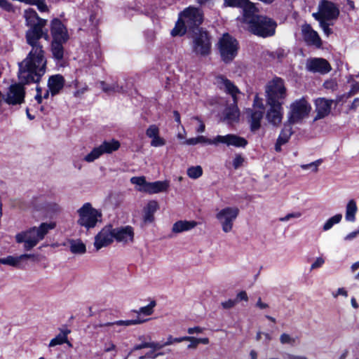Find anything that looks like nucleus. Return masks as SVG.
<instances>
[{
  "label": "nucleus",
  "instance_id": "nucleus-1",
  "mask_svg": "<svg viewBox=\"0 0 359 359\" xmlns=\"http://www.w3.org/2000/svg\"><path fill=\"white\" fill-rule=\"evenodd\" d=\"M24 17L27 26L25 39L31 49L27 57L19 64L18 78L21 83H38L46 71L47 60L43 46L40 39H48L47 33L43 32L47 21L39 18L33 9L25 11Z\"/></svg>",
  "mask_w": 359,
  "mask_h": 359
},
{
  "label": "nucleus",
  "instance_id": "nucleus-2",
  "mask_svg": "<svg viewBox=\"0 0 359 359\" xmlns=\"http://www.w3.org/2000/svg\"><path fill=\"white\" fill-rule=\"evenodd\" d=\"M55 227L54 222L41 223L39 227H32L15 235L18 243H24L25 250H30L43 240L48 232Z\"/></svg>",
  "mask_w": 359,
  "mask_h": 359
},
{
  "label": "nucleus",
  "instance_id": "nucleus-3",
  "mask_svg": "<svg viewBox=\"0 0 359 359\" xmlns=\"http://www.w3.org/2000/svg\"><path fill=\"white\" fill-rule=\"evenodd\" d=\"M203 21V15L198 8L189 7L180 13L178 22L171 31L172 36H182L186 32V29H193L199 26Z\"/></svg>",
  "mask_w": 359,
  "mask_h": 359
},
{
  "label": "nucleus",
  "instance_id": "nucleus-4",
  "mask_svg": "<svg viewBox=\"0 0 359 359\" xmlns=\"http://www.w3.org/2000/svg\"><path fill=\"white\" fill-rule=\"evenodd\" d=\"M215 83L220 89L230 94L233 98V104L225 109V119L230 123L238 121L240 115L237 107V95L240 93L238 88L222 76H217Z\"/></svg>",
  "mask_w": 359,
  "mask_h": 359
},
{
  "label": "nucleus",
  "instance_id": "nucleus-5",
  "mask_svg": "<svg viewBox=\"0 0 359 359\" xmlns=\"http://www.w3.org/2000/svg\"><path fill=\"white\" fill-rule=\"evenodd\" d=\"M77 214V224L86 230L93 229L98 223L102 222V211L94 208L90 203H86L79 208Z\"/></svg>",
  "mask_w": 359,
  "mask_h": 359
},
{
  "label": "nucleus",
  "instance_id": "nucleus-6",
  "mask_svg": "<svg viewBox=\"0 0 359 359\" xmlns=\"http://www.w3.org/2000/svg\"><path fill=\"white\" fill-rule=\"evenodd\" d=\"M130 182L137 186V191L149 194L167 191L169 187V182L167 180L148 182L144 176L133 177L130 178Z\"/></svg>",
  "mask_w": 359,
  "mask_h": 359
},
{
  "label": "nucleus",
  "instance_id": "nucleus-7",
  "mask_svg": "<svg viewBox=\"0 0 359 359\" xmlns=\"http://www.w3.org/2000/svg\"><path fill=\"white\" fill-rule=\"evenodd\" d=\"M276 22L266 16L257 17L255 21L248 27L249 30L254 34L262 37L271 36L275 34Z\"/></svg>",
  "mask_w": 359,
  "mask_h": 359
},
{
  "label": "nucleus",
  "instance_id": "nucleus-8",
  "mask_svg": "<svg viewBox=\"0 0 359 359\" xmlns=\"http://www.w3.org/2000/svg\"><path fill=\"white\" fill-rule=\"evenodd\" d=\"M266 94L268 104L283 103L287 95L283 81L280 78H276L269 81L266 87Z\"/></svg>",
  "mask_w": 359,
  "mask_h": 359
},
{
  "label": "nucleus",
  "instance_id": "nucleus-9",
  "mask_svg": "<svg viewBox=\"0 0 359 359\" xmlns=\"http://www.w3.org/2000/svg\"><path fill=\"white\" fill-rule=\"evenodd\" d=\"M311 110V104L305 98L293 102L290 107L287 118L290 124L300 123L306 118Z\"/></svg>",
  "mask_w": 359,
  "mask_h": 359
},
{
  "label": "nucleus",
  "instance_id": "nucleus-10",
  "mask_svg": "<svg viewBox=\"0 0 359 359\" xmlns=\"http://www.w3.org/2000/svg\"><path fill=\"white\" fill-rule=\"evenodd\" d=\"M218 47L223 61L229 62L236 56L238 43L229 34H224L219 41Z\"/></svg>",
  "mask_w": 359,
  "mask_h": 359
},
{
  "label": "nucleus",
  "instance_id": "nucleus-11",
  "mask_svg": "<svg viewBox=\"0 0 359 359\" xmlns=\"http://www.w3.org/2000/svg\"><path fill=\"white\" fill-rule=\"evenodd\" d=\"M239 215V209L237 207H225L219 210L215 217L221 225L224 233L232 231L233 223Z\"/></svg>",
  "mask_w": 359,
  "mask_h": 359
},
{
  "label": "nucleus",
  "instance_id": "nucleus-12",
  "mask_svg": "<svg viewBox=\"0 0 359 359\" xmlns=\"http://www.w3.org/2000/svg\"><path fill=\"white\" fill-rule=\"evenodd\" d=\"M191 48L196 55L207 56L211 51L210 38L207 32L198 30L193 36Z\"/></svg>",
  "mask_w": 359,
  "mask_h": 359
},
{
  "label": "nucleus",
  "instance_id": "nucleus-13",
  "mask_svg": "<svg viewBox=\"0 0 359 359\" xmlns=\"http://www.w3.org/2000/svg\"><path fill=\"white\" fill-rule=\"evenodd\" d=\"M120 147V143L116 140L104 141L100 145L94 147L93 150L83 157V161L87 163H93L104 154H111L117 151Z\"/></svg>",
  "mask_w": 359,
  "mask_h": 359
},
{
  "label": "nucleus",
  "instance_id": "nucleus-14",
  "mask_svg": "<svg viewBox=\"0 0 359 359\" xmlns=\"http://www.w3.org/2000/svg\"><path fill=\"white\" fill-rule=\"evenodd\" d=\"M25 91L21 83L11 85L6 94L3 96L4 102L9 105L21 104L25 100Z\"/></svg>",
  "mask_w": 359,
  "mask_h": 359
},
{
  "label": "nucleus",
  "instance_id": "nucleus-15",
  "mask_svg": "<svg viewBox=\"0 0 359 359\" xmlns=\"http://www.w3.org/2000/svg\"><path fill=\"white\" fill-rule=\"evenodd\" d=\"M114 241L113 226L111 224L104 226L95 236L94 247L96 250L107 247Z\"/></svg>",
  "mask_w": 359,
  "mask_h": 359
},
{
  "label": "nucleus",
  "instance_id": "nucleus-16",
  "mask_svg": "<svg viewBox=\"0 0 359 359\" xmlns=\"http://www.w3.org/2000/svg\"><path fill=\"white\" fill-rule=\"evenodd\" d=\"M50 34L52 41L67 42L69 38L66 26L57 18L50 22Z\"/></svg>",
  "mask_w": 359,
  "mask_h": 359
},
{
  "label": "nucleus",
  "instance_id": "nucleus-17",
  "mask_svg": "<svg viewBox=\"0 0 359 359\" xmlns=\"http://www.w3.org/2000/svg\"><path fill=\"white\" fill-rule=\"evenodd\" d=\"M318 10L321 12L325 20H336L339 15L337 6L327 0H321L318 4Z\"/></svg>",
  "mask_w": 359,
  "mask_h": 359
},
{
  "label": "nucleus",
  "instance_id": "nucleus-18",
  "mask_svg": "<svg viewBox=\"0 0 359 359\" xmlns=\"http://www.w3.org/2000/svg\"><path fill=\"white\" fill-rule=\"evenodd\" d=\"M302 34L304 41L309 46L320 48L322 45L321 39L317 32L313 29L309 24L302 26Z\"/></svg>",
  "mask_w": 359,
  "mask_h": 359
},
{
  "label": "nucleus",
  "instance_id": "nucleus-19",
  "mask_svg": "<svg viewBox=\"0 0 359 359\" xmlns=\"http://www.w3.org/2000/svg\"><path fill=\"white\" fill-rule=\"evenodd\" d=\"M333 104L332 100H327L324 97H319L315 101V111L316 116L314 120L322 119L328 116L331 111L332 105Z\"/></svg>",
  "mask_w": 359,
  "mask_h": 359
},
{
  "label": "nucleus",
  "instance_id": "nucleus-20",
  "mask_svg": "<svg viewBox=\"0 0 359 359\" xmlns=\"http://www.w3.org/2000/svg\"><path fill=\"white\" fill-rule=\"evenodd\" d=\"M217 145L223 144L227 147H235L244 148L248 144V141L242 137L235 134H227L226 135H217Z\"/></svg>",
  "mask_w": 359,
  "mask_h": 359
},
{
  "label": "nucleus",
  "instance_id": "nucleus-21",
  "mask_svg": "<svg viewBox=\"0 0 359 359\" xmlns=\"http://www.w3.org/2000/svg\"><path fill=\"white\" fill-rule=\"evenodd\" d=\"M306 69L312 72L327 74L331 70L328 62L323 58H312L308 60L306 64Z\"/></svg>",
  "mask_w": 359,
  "mask_h": 359
},
{
  "label": "nucleus",
  "instance_id": "nucleus-22",
  "mask_svg": "<svg viewBox=\"0 0 359 359\" xmlns=\"http://www.w3.org/2000/svg\"><path fill=\"white\" fill-rule=\"evenodd\" d=\"M114 240L118 243H129L133 241L134 231L130 226L113 227Z\"/></svg>",
  "mask_w": 359,
  "mask_h": 359
},
{
  "label": "nucleus",
  "instance_id": "nucleus-23",
  "mask_svg": "<svg viewBox=\"0 0 359 359\" xmlns=\"http://www.w3.org/2000/svg\"><path fill=\"white\" fill-rule=\"evenodd\" d=\"M283 103H274V104H268L270 108L266 113V119L273 126H279L281 123L283 116Z\"/></svg>",
  "mask_w": 359,
  "mask_h": 359
},
{
  "label": "nucleus",
  "instance_id": "nucleus-24",
  "mask_svg": "<svg viewBox=\"0 0 359 359\" xmlns=\"http://www.w3.org/2000/svg\"><path fill=\"white\" fill-rule=\"evenodd\" d=\"M159 128L155 125H150L146 130V135L151 139L150 145L154 147H163L165 144L166 141L159 135Z\"/></svg>",
  "mask_w": 359,
  "mask_h": 359
},
{
  "label": "nucleus",
  "instance_id": "nucleus-25",
  "mask_svg": "<svg viewBox=\"0 0 359 359\" xmlns=\"http://www.w3.org/2000/svg\"><path fill=\"white\" fill-rule=\"evenodd\" d=\"M241 8H243V20L244 22L247 23L248 25L252 24L257 17L259 15H257V12L256 7L255 5L250 2L248 0H246V2L243 5Z\"/></svg>",
  "mask_w": 359,
  "mask_h": 359
},
{
  "label": "nucleus",
  "instance_id": "nucleus-26",
  "mask_svg": "<svg viewBox=\"0 0 359 359\" xmlns=\"http://www.w3.org/2000/svg\"><path fill=\"white\" fill-rule=\"evenodd\" d=\"M65 85V79L60 74L53 75L48 80V88L52 96L58 94L63 88Z\"/></svg>",
  "mask_w": 359,
  "mask_h": 359
},
{
  "label": "nucleus",
  "instance_id": "nucleus-27",
  "mask_svg": "<svg viewBox=\"0 0 359 359\" xmlns=\"http://www.w3.org/2000/svg\"><path fill=\"white\" fill-rule=\"evenodd\" d=\"M159 209L156 201H149L142 210V219L144 223H151L154 221V214Z\"/></svg>",
  "mask_w": 359,
  "mask_h": 359
},
{
  "label": "nucleus",
  "instance_id": "nucleus-28",
  "mask_svg": "<svg viewBox=\"0 0 359 359\" xmlns=\"http://www.w3.org/2000/svg\"><path fill=\"white\" fill-rule=\"evenodd\" d=\"M248 114L250 117L251 130L255 131L261 126V120L262 119L264 111L257 109H248Z\"/></svg>",
  "mask_w": 359,
  "mask_h": 359
},
{
  "label": "nucleus",
  "instance_id": "nucleus-29",
  "mask_svg": "<svg viewBox=\"0 0 359 359\" xmlns=\"http://www.w3.org/2000/svg\"><path fill=\"white\" fill-rule=\"evenodd\" d=\"M292 134V127L290 125H285L284 128L281 130L276 145L275 150L278 152L281 151V146L287 143Z\"/></svg>",
  "mask_w": 359,
  "mask_h": 359
},
{
  "label": "nucleus",
  "instance_id": "nucleus-30",
  "mask_svg": "<svg viewBox=\"0 0 359 359\" xmlns=\"http://www.w3.org/2000/svg\"><path fill=\"white\" fill-rule=\"evenodd\" d=\"M196 226L197 222L195 221L180 220L173 224L172 231L175 233H180L189 231Z\"/></svg>",
  "mask_w": 359,
  "mask_h": 359
},
{
  "label": "nucleus",
  "instance_id": "nucleus-31",
  "mask_svg": "<svg viewBox=\"0 0 359 359\" xmlns=\"http://www.w3.org/2000/svg\"><path fill=\"white\" fill-rule=\"evenodd\" d=\"M146 321H147V320H145V319H141L140 318H137V319H134V320H117V321L111 322V323H100L98 325H96L95 326V327L97 328V327L114 326V325L128 327V326H130V325L142 324Z\"/></svg>",
  "mask_w": 359,
  "mask_h": 359
},
{
  "label": "nucleus",
  "instance_id": "nucleus-32",
  "mask_svg": "<svg viewBox=\"0 0 359 359\" xmlns=\"http://www.w3.org/2000/svg\"><path fill=\"white\" fill-rule=\"evenodd\" d=\"M66 42L52 41L50 43V51L55 60L61 61L65 55L63 44Z\"/></svg>",
  "mask_w": 359,
  "mask_h": 359
},
{
  "label": "nucleus",
  "instance_id": "nucleus-33",
  "mask_svg": "<svg viewBox=\"0 0 359 359\" xmlns=\"http://www.w3.org/2000/svg\"><path fill=\"white\" fill-rule=\"evenodd\" d=\"M69 250L73 254L83 255L86 252V245L80 239L69 241Z\"/></svg>",
  "mask_w": 359,
  "mask_h": 359
},
{
  "label": "nucleus",
  "instance_id": "nucleus-34",
  "mask_svg": "<svg viewBox=\"0 0 359 359\" xmlns=\"http://www.w3.org/2000/svg\"><path fill=\"white\" fill-rule=\"evenodd\" d=\"M357 210L358 208L355 201L354 200H350L346 207V219L348 222H354L355 220Z\"/></svg>",
  "mask_w": 359,
  "mask_h": 359
},
{
  "label": "nucleus",
  "instance_id": "nucleus-35",
  "mask_svg": "<svg viewBox=\"0 0 359 359\" xmlns=\"http://www.w3.org/2000/svg\"><path fill=\"white\" fill-rule=\"evenodd\" d=\"M70 333L68 329L62 330L55 338L52 339L49 343V346L53 347L57 345H61L67 342V335Z\"/></svg>",
  "mask_w": 359,
  "mask_h": 359
},
{
  "label": "nucleus",
  "instance_id": "nucleus-36",
  "mask_svg": "<svg viewBox=\"0 0 359 359\" xmlns=\"http://www.w3.org/2000/svg\"><path fill=\"white\" fill-rule=\"evenodd\" d=\"M100 85L102 90L107 93L125 92L123 86H119L116 83H114L111 85H108L104 81H100Z\"/></svg>",
  "mask_w": 359,
  "mask_h": 359
},
{
  "label": "nucleus",
  "instance_id": "nucleus-37",
  "mask_svg": "<svg viewBox=\"0 0 359 359\" xmlns=\"http://www.w3.org/2000/svg\"><path fill=\"white\" fill-rule=\"evenodd\" d=\"M355 77L359 78V74ZM347 81L351 83V90L347 94V97H351L359 91V81H355L353 75H349Z\"/></svg>",
  "mask_w": 359,
  "mask_h": 359
},
{
  "label": "nucleus",
  "instance_id": "nucleus-38",
  "mask_svg": "<svg viewBox=\"0 0 359 359\" xmlns=\"http://www.w3.org/2000/svg\"><path fill=\"white\" fill-rule=\"evenodd\" d=\"M342 219L341 214H337L333 217L328 219L323 226V231H326L330 230L334 224H339Z\"/></svg>",
  "mask_w": 359,
  "mask_h": 359
},
{
  "label": "nucleus",
  "instance_id": "nucleus-39",
  "mask_svg": "<svg viewBox=\"0 0 359 359\" xmlns=\"http://www.w3.org/2000/svg\"><path fill=\"white\" fill-rule=\"evenodd\" d=\"M79 84V81L76 79L72 81V86L76 88L74 93V95L76 97H80L88 90V86L86 83H83L81 86H80Z\"/></svg>",
  "mask_w": 359,
  "mask_h": 359
},
{
  "label": "nucleus",
  "instance_id": "nucleus-40",
  "mask_svg": "<svg viewBox=\"0 0 359 359\" xmlns=\"http://www.w3.org/2000/svg\"><path fill=\"white\" fill-rule=\"evenodd\" d=\"M156 303L155 301H151L148 305L140 308L138 310L134 311L137 315L144 314L145 316H150L154 313V308L156 306Z\"/></svg>",
  "mask_w": 359,
  "mask_h": 359
},
{
  "label": "nucleus",
  "instance_id": "nucleus-41",
  "mask_svg": "<svg viewBox=\"0 0 359 359\" xmlns=\"http://www.w3.org/2000/svg\"><path fill=\"white\" fill-rule=\"evenodd\" d=\"M187 175L191 179H198L203 175V169L200 165L191 166L187 169Z\"/></svg>",
  "mask_w": 359,
  "mask_h": 359
},
{
  "label": "nucleus",
  "instance_id": "nucleus-42",
  "mask_svg": "<svg viewBox=\"0 0 359 359\" xmlns=\"http://www.w3.org/2000/svg\"><path fill=\"white\" fill-rule=\"evenodd\" d=\"M20 260L19 257L8 256L5 258H2L1 264L8 265L16 267L19 265Z\"/></svg>",
  "mask_w": 359,
  "mask_h": 359
},
{
  "label": "nucleus",
  "instance_id": "nucleus-43",
  "mask_svg": "<svg viewBox=\"0 0 359 359\" xmlns=\"http://www.w3.org/2000/svg\"><path fill=\"white\" fill-rule=\"evenodd\" d=\"M280 342L283 345L293 346L296 342V339L289 334L283 333L280 336Z\"/></svg>",
  "mask_w": 359,
  "mask_h": 359
},
{
  "label": "nucleus",
  "instance_id": "nucleus-44",
  "mask_svg": "<svg viewBox=\"0 0 359 359\" xmlns=\"http://www.w3.org/2000/svg\"><path fill=\"white\" fill-rule=\"evenodd\" d=\"M217 135L213 139H210L203 135H199L197 137L198 144H210L217 146Z\"/></svg>",
  "mask_w": 359,
  "mask_h": 359
},
{
  "label": "nucleus",
  "instance_id": "nucleus-45",
  "mask_svg": "<svg viewBox=\"0 0 359 359\" xmlns=\"http://www.w3.org/2000/svg\"><path fill=\"white\" fill-rule=\"evenodd\" d=\"M323 163V159H318L309 164L301 165V168L303 170H307L311 168L313 172H316L318 170V166Z\"/></svg>",
  "mask_w": 359,
  "mask_h": 359
},
{
  "label": "nucleus",
  "instance_id": "nucleus-46",
  "mask_svg": "<svg viewBox=\"0 0 359 359\" xmlns=\"http://www.w3.org/2000/svg\"><path fill=\"white\" fill-rule=\"evenodd\" d=\"M302 214L300 212H293L287 214L285 217H282L279 218L280 222H287L292 219H298L301 217Z\"/></svg>",
  "mask_w": 359,
  "mask_h": 359
},
{
  "label": "nucleus",
  "instance_id": "nucleus-47",
  "mask_svg": "<svg viewBox=\"0 0 359 359\" xmlns=\"http://www.w3.org/2000/svg\"><path fill=\"white\" fill-rule=\"evenodd\" d=\"M184 341L190 342V344L187 346L188 349H196L198 345L197 338L194 337L184 336Z\"/></svg>",
  "mask_w": 359,
  "mask_h": 359
},
{
  "label": "nucleus",
  "instance_id": "nucleus-48",
  "mask_svg": "<svg viewBox=\"0 0 359 359\" xmlns=\"http://www.w3.org/2000/svg\"><path fill=\"white\" fill-rule=\"evenodd\" d=\"M246 2V0H224V4L231 7L241 8Z\"/></svg>",
  "mask_w": 359,
  "mask_h": 359
},
{
  "label": "nucleus",
  "instance_id": "nucleus-49",
  "mask_svg": "<svg viewBox=\"0 0 359 359\" xmlns=\"http://www.w3.org/2000/svg\"><path fill=\"white\" fill-rule=\"evenodd\" d=\"M184 341V337H173L172 335H169L167 338V341L164 343L165 346H170L174 343H180Z\"/></svg>",
  "mask_w": 359,
  "mask_h": 359
},
{
  "label": "nucleus",
  "instance_id": "nucleus-50",
  "mask_svg": "<svg viewBox=\"0 0 359 359\" xmlns=\"http://www.w3.org/2000/svg\"><path fill=\"white\" fill-rule=\"evenodd\" d=\"M243 162H244V158L241 155L237 154L234 157L232 164L235 169H238L243 165Z\"/></svg>",
  "mask_w": 359,
  "mask_h": 359
},
{
  "label": "nucleus",
  "instance_id": "nucleus-51",
  "mask_svg": "<svg viewBox=\"0 0 359 359\" xmlns=\"http://www.w3.org/2000/svg\"><path fill=\"white\" fill-rule=\"evenodd\" d=\"M328 21L329 20L321 21L320 24V27L322 28L323 32L327 36H329L332 32V29L329 27L330 24L328 22Z\"/></svg>",
  "mask_w": 359,
  "mask_h": 359
},
{
  "label": "nucleus",
  "instance_id": "nucleus-52",
  "mask_svg": "<svg viewBox=\"0 0 359 359\" xmlns=\"http://www.w3.org/2000/svg\"><path fill=\"white\" fill-rule=\"evenodd\" d=\"M325 263L324 258L319 257L316 259V260L313 262V263L311 265L310 270H314L318 268H320Z\"/></svg>",
  "mask_w": 359,
  "mask_h": 359
},
{
  "label": "nucleus",
  "instance_id": "nucleus-53",
  "mask_svg": "<svg viewBox=\"0 0 359 359\" xmlns=\"http://www.w3.org/2000/svg\"><path fill=\"white\" fill-rule=\"evenodd\" d=\"M192 119L196 121L198 124V127L196 128V132L198 133H203L205 130V123L198 116H194Z\"/></svg>",
  "mask_w": 359,
  "mask_h": 359
},
{
  "label": "nucleus",
  "instance_id": "nucleus-54",
  "mask_svg": "<svg viewBox=\"0 0 359 359\" xmlns=\"http://www.w3.org/2000/svg\"><path fill=\"white\" fill-rule=\"evenodd\" d=\"M257 109V110H264V104L262 103V99H260L257 95L255 97L254 99V104H253V109Z\"/></svg>",
  "mask_w": 359,
  "mask_h": 359
},
{
  "label": "nucleus",
  "instance_id": "nucleus-55",
  "mask_svg": "<svg viewBox=\"0 0 359 359\" xmlns=\"http://www.w3.org/2000/svg\"><path fill=\"white\" fill-rule=\"evenodd\" d=\"M237 304V300L228 299L225 302H222V306L223 309H229L233 308Z\"/></svg>",
  "mask_w": 359,
  "mask_h": 359
},
{
  "label": "nucleus",
  "instance_id": "nucleus-56",
  "mask_svg": "<svg viewBox=\"0 0 359 359\" xmlns=\"http://www.w3.org/2000/svg\"><path fill=\"white\" fill-rule=\"evenodd\" d=\"M323 86H324V87L326 89H330V90H334L337 88V83L334 80H330V81H326L324 83Z\"/></svg>",
  "mask_w": 359,
  "mask_h": 359
},
{
  "label": "nucleus",
  "instance_id": "nucleus-57",
  "mask_svg": "<svg viewBox=\"0 0 359 359\" xmlns=\"http://www.w3.org/2000/svg\"><path fill=\"white\" fill-rule=\"evenodd\" d=\"M116 346L112 341H109L104 344V351L105 352H111L112 351H116Z\"/></svg>",
  "mask_w": 359,
  "mask_h": 359
},
{
  "label": "nucleus",
  "instance_id": "nucleus-58",
  "mask_svg": "<svg viewBox=\"0 0 359 359\" xmlns=\"http://www.w3.org/2000/svg\"><path fill=\"white\" fill-rule=\"evenodd\" d=\"M339 295L344 296V297H347L348 292L344 287H340L338 288L335 292L332 293V296L334 298L337 297Z\"/></svg>",
  "mask_w": 359,
  "mask_h": 359
},
{
  "label": "nucleus",
  "instance_id": "nucleus-59",
  "mask_svg": "<svg viewBox=\"0 0 359 359\" xmlns=\"http://www.w3.org/2000/svg\"><path fill=\"white\" fill-rule=\"evenodd\" d=\"M285 359H309L304 355H295L290 353L285 354Z\"/></svg>",
  "mask_w": 359,
  "mask_h": 359
},
{
  "label": "nucleus",
  "instance_id": "nucleus-60",
  "mask_svg": "<svg viewBox=\"0 0 359 359\" xmlns=\"http://www.w3.org/2000/svg\"><path fill=\"white\" fill-rule=\"evenodd\" d=\"M235 300H237V303L240 301L247 302L248 300L247 293L245 291L240 292L239 293H238L236 299Z\"/></svg>",
  "mask_w": 359,
  "mask_h": 359
},
{
  "label": "nucleus",
  "instance_id": "nucleus-61",
  "mask_svg": "<svg viewBox=\"0 0 359 359\" xmlns=\"http://www.w3.org/2000/svg\"><path fill=\"white\" fill-rule=\"evenodd\" d=\"M203 330H204L203 328L196 326V327L188 328L187 332L189 334H199V333L203 332Z\"/></svg>",
  "mask_w": 359,
  "mask_h": 359
},
{
  "label": "nucleus",
  "instance_id": "nucleus-62",
  "mask_svg": "<svg viewBox=\"0 0 359 359\" xmlns=\"http://www.w3.org/2000/svg\"><path fill=\"white\" fill-rule=\"evenodd\" d=\"M48 210L53 212H58L60 211L61 208L58 204L54 203L48 204Z\"/></svg>",
  "mask_w": 359,
  "mask_h": 359
},
{
  "label": "nucleus",
  "instance_id": "nucleus-63",
  "mask_svg": "<svg viewBox=\"0 0 359 359\" xmlns=\"http://www.w3.org/2000/svg\"><path fill=\"white\" fill-rule=\"evenodd\" d=\"M358 234H359V230L353 231V232L347 234L344 237V240L345 241H351V240L354 239L355 238H356Z\"/></svg>",
  "mask_w": 359,
  "mask_h": 359
},
{
  "label": "nucleus",
  "instance_id": "nucleus-64",
  "mask_svg": "<svg viewBox=\"0 0 359 359\" xmlns=\"http://www.w3.org/2000/svg\"><path fill=\"white\" fill-rule=\"evenodd\" d=\"M0 7L3 8L7 11H9V10H11L12 6L6 0H0Z\"/></svg>",
  "mask_w": 359,
  "mask_h": 359
}]
</instances>
